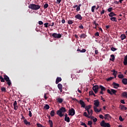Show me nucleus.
<instances>
[{
  "label": "nucleus",
  "mask_w": 127,
  "mask_h": 127,
  "mask_svg": "<svg viewBox=\"0 0 127 127\" xmlns=\"http://www.w3.org/2000/svg\"><path fill=\"white\" fill-rule=\"evenodd\" d=\"M63 113H66V108L64 107H62L58 110L57 115H58L60 118H62V117H64V114Z\"/></svg>",
  "instance_id": "1"
},
{
  "label": "nucleus",
  "mask_w": 127,
  "mask_h": 127,
  "mask_svg": "<svg viewBox=\"0 0 127 127\" xmlns=\"http://www.w3.org/2000/svg\"><path fill=\"white\" fill-rule=\"evenodd\" d=\"M41 6L39 5H36L35 4H30L28 6V8L30 9H32V10H38L39 8H40Z\"/></svg>",
  "instance_id": "2"
},
{
  "label": "nucleus",
  "mask_w": 127,
  "mask_h": 127,
  "mask_svg": "<svg viewBox=\"0 0 127 127\" xmlns=\"http://www.w3.org/2000/svg\"><path fill=\"white\" fill-rule=\"evenodd\" d=\"M118 91L116 90H115L114 89H107V93L108 94H110V95H111V96H113V95H115V96H117V93Z\"/></svg>",
  "instance_id": "3"
},
{
  "label": "nucleus",
  "mask_w": 127,
  "mask_h": 127,
  "mask_svg": "<svg viewBox=\"0 0 127 127\" xmlns=\"http://www.w3.org/2000/svg\"><path fill=\"white\" fill-rule=\"evenodd\" d=\"M3 77L4 80H5L6 82H7V85L10 86V85H11V81H10V79H9V77L6 75H4L3 76Z\"/></svg>",
  "instance_id": "4"
},
{
  "label": "nucleus",
  "mask_w": 127,
  "mask_h": 127,
  "mask_svg": "<svg viewBox=\"0 0 127 127\" xmlns=\"http://www.w3.org/2000/svg\"><path fill=\"white\" fill-rule=\"evenodd\" d=\"M100 126L101 127H111V125H110V124L106 123V122H105V121L104 120H103L100 123Z\"/></svg>",
  "instance_id": "5"
},
{
  "label": "nucleus",
  "mask_w": 127,
  "mask_h": 127,
  "mask_svg": "<svg viewBox=\"0 0 127 127\" xmlns=\"http://www.w3.org/2000/svg\"><path fill=\"white\" fill-rule=\"evenodd\" d=\"M99 89H100L101 90V91L99 92V94L101 95H104V92H106V87L103 86L102 85H100Z\"/></svg>",
  "instance_id": "6"
},
{
  "label": "nucleus",
  "mask_w": 127,
  "mask_h": 127,
  "mask_svg": "<svg viewBox=\"0 0 127 127\" xmlns=\"http://www.w3.org/2000/svg\"><path fill=\"white\" fill-rule=\"evenodd\" d=\"M92 89L95 94H97V93H98V91L99 89H100V86H99V85H93Z\"/></svg>",
  "instance_id": "7"
},
{
  "label": "nucleus",
  "mask_w": 127,
  "mask_h": 127,
  "mask_svg": "<svg viewBox=\"0 0 127 127\" xmlns=\"http://www.w3.org/2000/svg\"><path fill=\"white\" fill-rule=\"evenodd\" d=\"M52 36H53V37H54V38H61V37H62V35H61V34L54 33L52 34Z\"/></svg>",
  "instance_id": "8"
},
{
  "label": "nucleus",
  "mask_w": 127,
  "mask_h": 127,
  "mask_svg": "<svg viewBox=\"0 0 127 127\" xmlns=\"http://www.w3.org/2000/svg\"><path fill=\"white\" fill-rule=\"evenodd\" d=\"M75 115V110L71 108L68 110V116H74Z\"/></svg>",
  "instance_id": "9"
},
{
  "label": "nucleus",
  "mask_w": 127,
  "mask_h": 127,
  "mask_svg": "<svg viewBox=\"0 0 127 127\" xmlns=\"http://www.w3.org/2000/svg\"><path fill=\"white\" fill-rule=\"evenodd\" d=\"M85 111H87L89 116H90V110H91V108H92V105H88L87 106H85Z\"/></svg>",
  "instance_id": "10"
},
{
  "label": "nucleus",
  "mask_w": 127,
  "mask_h": 127,
  "mask_svg": "<svg viewBox=\"0 0 127 127\" xmlns=\"http://www.w3.org/2000/svg\"><path fill=\"white\" fill-rule=\"evenodd\" d=\"M105 120H108V121H110L112 119V117L110 115V114H105L104 117Z\"/></svg>",
  "instance_id": "11"
},
{
  "label": "nucleus",
  "mask_w": 127,
  "mask_h": 127,
  "mask_svg": "<svg viewBox=\"0 0 127 127\" xmlns=\"http://www.w3.org/2000/svg\"><path fill=\"white\" fill-rule=\"evenodd\" d=\"M75 18L77 19H78V20H82V19H83V17H82V16H81V14H76L75 16Z\"/></svg>",
  "instance_id": "12"
},
{
  "label": "nucleus",
  "mask_w": 127,
  "mask_h": 127,
  "mask_svg": "<svg viewBox=\"0 0 127 127\" xmlns=\"http://www.w3.org/2000/svg\"><path fill=\"white\" fill-rule=\"evenodd\" d=\"M112 85L114 86L113 88H114V89H118L119 87H120V84L116 82H113Z\"/></svg>",
  "instance_id": "13"
},
{
  "label": "nucleus",
  "mask_w": 127,
  "mask_h": 127,
  "mask_svg": "<svg viewBox=\"0 0 127 127\" xmlns=\"http://www.w3.org/2000/svg\"><path fill=\"white\" fill-rule=\"evenodd\" d=\"M79 104L80 105H81V108H85L86 107V104H85V102H84V101H83V100H80L79 101Z\"/></svg>",
  "instance_id": "14"
},
{
  "label": "nucleus",
  "mask_w": 127,
  "mask_h": 127,
  "mask_svg": "<svg viewBox=\"0 0 127 127\" xmlns=\"http://www.w3.org/2000/svg\"><path fill=\"white\" fill-rule=\"evenodd\" d=\"M94 107H99L100 106V102H99L98 100H94Z\"/></svg>",
  "instance_id": "15"
},
{
  "label": "nucleus",
  "mask_w": 127,
  "mask_h": 127,
  "mask_svg": "<svg viewBox=\"0 0 127 127\" xmlns=\"http://www.w3.org/2000/svg\"><path fill=\"white\" fill-rule=\"evenodd\" d=\"M97 108H98V107L93 106L94 112H95V113H100V112L102 111V109L100 108V110H99Z\"/></svg>",
  "instance_id": "16"
},
{
  "label": "nucleus",
  "mask_w": 127,
  "mask_h": 127,
  "mask_svg": "<svg viewBox=\"0 0 127 127\" xmlns=\"http://www.w3.org/2000/svg\"><path fill=\"white\" fill-rule=\"evenodd\" d=\"M13 105L14 110H17V109H18V107L17 106V102H16V101H14Z\"/></svg>",
  "instance_id": "17"
},
{
  "label": "nucleus",
  "mask_w": 127,
  "mask_h": 127,
  "mask_svg": "<svg viewBox=\"0 0 127 127\" xmlns=\"http://www.w3.org/2000/svg\"><path fill=\"white\" fill-rule=\"evenodd\" d=\"M58 89L60 90V92L62 93V89H63V85L61 83H59L58 84Z\"/></svg>",
  "instance_id": "18"
},
{
  "label": "nucleus",
  "mask_w": 127,
  "mask_h": 127,
  "mask_svg": "<svg viewBox=\"0 0 127 127\" xmlns=\"http://www.w3.org/2000/svg\"><path fill=\"white\" fill-rule=\"evenodd\" d=\"M79 37L81 39L83 38V39H85V38L87 37V35H86L85 33H83L79 36Z\"/></svg>",
  "instance_id": "19"
},
{
  "label": "nucleus",
  "mask_w": 127,
  "mask_h": 127,
  "mask_svg": "<svg viewBox=\"0 0 127 127\" xmlns=\"http://www.w3.org/2000/svg\"><path fill=\"white\" fill-rule=\"evenodd\" d=\"M56 100H57V102H58L60 104H62V103L63 102V99H62L60 97L57 98Z\"/></svg>",
  "instance_id": "20"
},
{
  "label": "nucleus",
  "mask_w": 127,
  "mask_h": 127,
  "mask_svg": "<svg viewBox=\"0 0 127 127\" xmlns=\"http://www.w3.org/2000/svg\"><path fill=\"white\" fill-rule=\"evenodd\" d=\"M62 81V78L61 77H57L56 80V84H58L59 82H61Z\"/></svg>",
  "instance_id": "21"
},
{
  "label": "nucleus",
  "mask_w": 127,
  "mask_h": 127,
  "mask_svg": "<svg viewBox=\"0 0 127 127\" xmlns=\"http://www.w3.org/2000/svg\"><path fill=\"white\" fill-rule=\"evenodd\" d=\"M109 16H110V17H113V16H116V15H117V14H116L114 12H111L109 14H108Z\"/></svg>",
  "instance_id": "22"
},
{
  "label": "nucleus",
  "mask_w": 127,
  "mask_h": 127,
  "mask_svg": "<svg viewBox=\"0 0 127 127\" xmlns=\"http://www.w3.org/2000/svg\"><path fill=\"white\" fill-rule=\"evenodd\" d=\"M110 20L112 21H114L115 22H118V20H117V18L115 17H112L111 18H110Z\"/></svg>",
  "instance_id": "23"
},
{
  "label": "nucleus",
  "mask_w": 127,
  "mask_h": 127,
  "mask_svg": "<svg viewBox=\"0 0 127 127\" xmlns=\"http://www.w3.org/2000/svg\"><path fill=\"white\" fill-rule=\"evenodd\" d=\"M122 83L124 85H127V78H123L122 79Z\"/></svg>",
  "instance_id": "24"
},
{
  "label": "nucleus",
  "mask_w": 127,
  "mask_h": 127,
  "mask_svg": "<svg viewBox=\"0 0 127 127\" xmlns=\"http://www.w3.org/2000/svg\"><path fill=\"white\" fill-rule=\"evenodd\" d=\"M122 97H125V98H127V92L124 91L122 94Z\"/></svg>",
  "instance_id": "25"
},
{
  "label": "nucleus",
  "mask_w": 127,
  "mask_h": 127,
  "mask_svg": "<svg viewBox=\"0 0 127 127\" xmlns=\"http://www.w3.org/2000/svg\"><path fill=\"white\" fill-rule=\"evenodd\" d=\"M121 109L124 110L125 111H127V108L124 105H120Z\"/></svg>",
  "instance_id": "26"
},
{
  "label": "nucleus",
  "mask_w": 127,
  "mask_h": 127,
  "mask_svg": "<svg viewBox=\"0 0 127 127\" xmlns=\"http://www.w3.org/2000/svg\"><path fill=\"white\" fill-rule=\"evenodd\" d=\"M23 123L24 124H25V125H26V126H27V125L30 126V122H27V120H26V119L24 120Z\"/></svg>",
  "instance_id": "27"
},
{
  "label": "nucleus",
  "mask_w": 127,
  "mask_h": 127,
  "mask_svg": "<svg viewBox=\"0 0 127 127\" xmlns=\"http://www.w3.org/2000/svg\"><path fill=\"white\" fill-rule=\"evenodd\" d=\"M50 115H51V117H54V116H55V111L52 110L50 113Z\"/></svg>",
  "instance_id": "28"
},
{
  "label": "nucleus",
  "mask_w": 127,
  "mask_h": 127,
  "mask_svg": "<svg viewBox=\"0 0 127 127\" xmlns=\"http://www.w3.org/2000/svg\"><path fill=\"white\" fill-rule=\"evenodd\" d=\"M49 124L50 127H53V122H52V120H49Z\"/></svg>",
  "instance_id": "29"
},
{
  "label": "nucleus",
  "mask_w": 127,
  "mask_h": 127,
  "mask_svg": "<svg viewBox=\"0 0 127 127\" xmlns=\"http://www.w3.org/2000/svg\"><path fill=\"white\" fill-rule=\"evenodd\" d=\"M126 38H127V36H126V35L125 34H122L121 35V40H124V39H126Z\"/></svg>",
  "instance_id": "30"
},
{
  "label": "nucleus",
  "mask_w": 127,
  "mask_h": 127,
  "mask_svg": "<svg viewBox=\"0 0 127 127\" xmlns=\"http://www.w3.org/2000/svg\"><path fill=\"white\" fill-rule=\"evenodd\" d=\"M111 58L110 59V61H115V55H111Z\"/></svg>",
  "instance_id": "31"
},
{
  "label": "nucleus",
  "mask_w": 127,
  "mask_h": 127,
  "mask_svg": "<svg viewBox=\"0 0 127 127\" xmlns=\"http://www.w3.org/2000/svg\"><path fill=\"white\" fill-rule=\"evenodd\" d=\"M64 121L67 123H70V118L69 117L64 118Z\"/></svg>",
  "instance_id": "32"
},
{
  "label": "nucleus",
  "mask_w": 127,
  "mask_h": 127,
  "mask_svg": "<svg viewBox=\"0 0 127 127\" xmlns=\"http://www.w3.org/2000/svg\"><path fill=\"white\" fill-rule=\"evenodd\" d=\"M44 109H46V110H49V109H50V106H49L48 104H46L44 106Z\"/></svg>",
  "instance_id": "33"
},
{
  "label": "nucleus",
  "mask_w": 127,
  "mask_h": 127,
  "mask_svg": "<svg viewBox=\"0 0 127 127\" xmlns=\"http://www.w3.org/2000/svg\"><path fill=\"white\" fill-rule=\"evenodd\" d=\"M0 82H5L4 77L3 78L1 76H0Z\"/></svg>",
  "instance_id": "34"
},
{
  "label": "nucleus",
  "mask_w": 127,
  "mask_h": 127,
  "mask_svg": "<svg viewBox=\"0 0 127 127\" xmlns=\"http://www.w3.org/2000/svg\"><path fill=\"white\" fill-rule=\"evenodd\" d=\"M92 125H93V122H92V121H89L88 122V125L90 126V127H92Z\"/></svg>",
  "instance_id": "35"
},
{
  "label": "nucleus",
  "mask_w": 127,
  "mask_h": 127,
  "mask_svg": "<svg viewBox=\"0 0 127 127\" xmlns=\"http://www.w3.org/2000/svg\"><path fill=\"white\" fill-rule=\"evenodd\" d=\"M95 8H96V5H94L91 7V11H92V12L95 11Z\"/></svg>",
  "instance_id": "36"
},
{
  "label": "nucleus",
  "mask_w": 127,
  "mask_h": 127,
  "mask_svg": "<svg viewBox=\"0 0 127 127\" xmlns=\"http://www.w3.org/2000/svg\"><path fill=\"white\" fill-rule=\"evenodd\" d=\"M118 78H119L120 79H123V78H124V75L119 74L118 75Z\"/></svg>",
  "instance_id": "37"
},
{
  "label": "nucleus",
  "mask_w": 127,
  "mask_h": 127,
  "mask_svg": "<svg viewBox=\"0 0 127 127\" xmlns=\"http://www.w3.org/2000/svg\"><path fill=\"white\" fill-rule=\"evenodd\" d=\"M48 6H49V5L47 3H46L44 5V7L45 9L46 8H47V7H48Z\"/></svg>",
  "instance_id": "38"
},
{
  "label": "nucleus",
  "mask_w": 127,
  "mask_h": 127,
  "mask_svg": "<svg viewBox=\"0 0 127 127\" xmlns=\"http://www.w3.org/2000/svg\"><path fill=\"white\" fill-rule=\"evenodd\" d=\"M89 96H93V95L94 94V92L91 90L89 91Z\"/></svg>",
  "instance_id": "39"
},
{
  "label": "nucleus",
  "mask_w": 127,
  "mask_h": 127,
  "mask_svg": "<svg viewBox=\"0 0 127 127\" xmlns=\"http://www.w3.org/2000/svg\"><path fill=\"white\" fill-rule=\"evenodd\" d=\"M80 6H81V5L79 4V5L77 6V7H76L77 8H76V10L77 11H79V10H80Z\"/></svg>",
  "instance_id": "40"
},
{
  "label": "nucleus",
  "mask_w": 127,
  "mask_h": 127,
  "mask_svg": "<svg viewBox=\"0 0 127 127\" xmlns=\"http://www.w3.org/2000/svg\"><path fill=\"white\" fill-rule=\"evenodd\" d=\"M67 23L68 24H73V21L69 20L67 21Z\"/></svg>",
  "instance_id": "41"
},
{
  "label": "nucleus",
  "mask_w": 127,
  "mask_h": 127,
  "mask_svg": "<svg viewBox=\"0 0 127 127\" xmlns=\"http://www.w3.org/2000/svg\"><path fill=\"white\" fill-rule=\"evenodd\" d=\"M117 74H118V71H117L113 72V75H114V76H115V78H116L117 77Z\"/></svg>",
  "instance_id": "42"
},
{
  "label": "nucleus",
  "mask_w": 127,
  "mask_h": 127,
  "mask_svg": "<svg viewBox=\"0 0 127 127\" xmlns=\"http://www.w3.org/2000/svg\"><path fill=\"white\" fill-rule=\"evenodd\" d=\"M111 50L112 51H116V50H117L118 49H117L116 48L112 47L111 48Z\"/></svg>",
  "instance_id": "43"
},
{
  "label": "nucleus",
  "mask_w": 127,
  "mask_h": 127,
  "mask_svg": "<svg viewBox=\"0 0 127 127\" xmlns=\"http://www.w3.org/2000/svg\"><path fill=\"white\" fill-rule=\"evenodd\" d=\"M107 10L109 12H111L112 10H113V7L109 8Z\"/></svg>",
  "instance_id": "44"
},
{
  "label": "nucleus",
  "mask_w": 127,
  "mask_h": 127,
  "mask_svg": "<svg viewBox=\"0 0 127 127\" xmlns=\"http://www.w3.org/2000/svg\"><path fill=\"white\" fill-rule=\"evenodd\" d=\"M119 120L120 122H124V120L123 119V117H122L121 116L119 117Z\"/></svg>",
  "instance_id": "45"
},
{
  "label": "nucleus",
  "mask_w": 127,
  "mask_h": 127,
  "mask_svg": "<svg viewBox=\"0 0 127 127\" xmlns=\"http://www.w3.org/2000/svg\"><path fill=\"white\" fill-rule=\"evenodd\" d=\"M46 95H48V93H45V94H44V99H45V100H47V99H48V98L47 97V96H46Z\"/></svg>",
  "instance_id": "46"
},
{
  "label": "nucleus",
  "mask_w": 127,
  "mask_h": 127,
  "mask_svg": "<svg viewBox=\"0 0 127 127\" xmlns=\"http://www.w3.org/2000/svg\"><path fill=\"white\" fill-rule=\"evenodd\" d=\"M83 116L84 117H86V118H88V117H89V116H88V114H87V112H84Z\"/></svg>",
  "instance_id": "47"
},
{
  "label": "nucleus",
  "mask_w": 127,
  "mask_h": 127,
  "mask_svg": "<svg viewBox=\"0 0 127 127\" xmlns=\"http://www.w3.org/2000/svg\"><path fill=\"white\" fill-rule=\"evenodd\" d=\"M48 24H49L48 23H45L44 24V25L45 27L47 28V27H48V26H48Z\"/></svg>",
  "instance_id": "48"
},
{
  "label": "nucleus",
  "mask_w": 127,
  "mask_h": 127,
  "mask_svg": "<svg viewBox=\"0 0 127 127\" xmlns=\"http://www.w3.org/2000/svg\"><path fill=\"white\" fill-rule=\"evenodd\" d=\"M123 63H124L125 66H127V61L126 60H124V61Z\"/></svg>",
  "instance_id": "49"
},
{
  "label": "nucleus",
  "mask_w": 127,
  "mask_h": 127,
  "mask_svg": "<svg viewBox=\"0 0 127 127\" xmlns=\"http://www.w3.org/2000/svg\"><path fill=\"white\" fill-rule=\"evenodd\" d=\"M113 79H114V77H110L109 78H108L107 80V81H111V80H113Z\"/></svg>",
  "instance_id": "50"
},
{
  "label": "nucleus",
  "mask_w": 127,
  "mask_h": 127,
  "mask_svg": "<svg viewBox=\"0 0 127 127\" xmlns=\"http://www.w3.org/2000/svg\"><path fill=\"white\" fill-rule=\"evenodd\" d=\"M29 116L30 117V118H31V117H32V113L30 111H29Z\"/></svg>",
  "instance_id": "51"
},
{
  "label": "nucleus",
  "mask_w": 127,
  "mask_h": 127,
  "mask_svg": "<svg viewBox=\"0 0 127 127\" xmlns=\"http://www.w3.org/2000/svg\"><path fill=\"white\" fill-rule=\"evenodd\" d=\"M79 28H80L81 29H84V26L83 25L80 24V25L79 26Z\"/></svg>",
  "instance_id": "52"
},
{
  "label": "nucleus",
  "mask_w": 127,
  "mask_h": 127,
  "mask_svg": "<svg viewBox=\"0 0 127 127\" xmlns=\"http://www.w3.org/2000/svg\"><path fill=\"white\" fill-rule=\"evenodd\" d=\"M38 23L40 25H43V22H42V21H39Z\"/></svg>",
  "instance_id": "53"
},
{
  "label": "nucleus",
  "mask_w": 127,
  "mask_h": 127,
  "mask_svg": "<svg viewBox=\"0 0 127 127\" xmlns=\"http://www.w3.org/2000/svg\"><path fill=\"white\" fill-rule=\"evenodd\" d=\"M1 91L2 92H5V91H6L5 88H4V87L1 88Z\"/></svg>",
  "instance_id": "54"
},
{
  "label": "nucleus",
  "mask_w": 127,
  "mask_h": 127,
  "mask_svg": "<svg viewBox=\"0 0 127 127\" xmlns=\"http://www.w3.org/2000/svg\"><path fill=\"white\" fill-rule=\"evenodd\" d=\"M86 49H83L82 50H81V53H85V52H86Z\"/></svg>",
  "instance_id": "55"
},
{
  "label": "nucleus",
  "mask_w": 127,
  "mask_h": 127,
  "mask_svg": "<svg viewBox=\"0 0 127 127\" xmlns=\"http://www.w3.org/2000/svg\"><path fill=\"white\" fill-rule=\"evenodd\" d=\"M95 36H100V34L98 32H97L96 33H95Z\"/></svg>",
  "instance_id": "56"
},
{
  "label": "nucleus",
  "mask_w": 127,
  "mask_h": 127,
  "mask_svg": "<svg viewBox=\"0 0 127 127\" xmlns=\"http://www.w3.org/2000/svg\"><path fill=\"white\" fill-rule=\"evenodd\" d=\"M99 118L100 119H102V120H104V116H103V115H99Z\"/></svg>",
  "instance_id": "57"
},
{
  "label": "nucleus",
  "mask_w": 127,
  "mask_h": 127,
  "mask_svg": "<svg viewBox=\"0 0 127 127\" xmlns=\"http://www.w3.org/2000/svg\"><path fill=\"white\" fill-rule=\"evenodd\" d=\"M37 126L38 127H42V126H43L42 125H41L39 123H37Z\"/></svg>",
  "instance_id": "58"
},
{
  "label": "nucleus",
  "mask_w": 127,
  "mask_h": 127,
  "mask_svg": "<svg viewBox=\"0 0 127 127\" xmlns=\"http://www.w3.org/2000/svg\"><path fill=\"white\" fill-rule=\"evenodd\" d=\"M100 13L101 14V15H103V14H104V13H105V10L103 9L102 10L101 12Z\"/></svg>",
  "instance_id": "59"
},
{
  "label": "nucleus",
  "mask_w": 127,
  "mask_h": 127,
  "mask_svg": "<svg viewBox=\"0 0 127 127\" xmlns=\"http://www.w3.org/2000/svg\"><path fill=\"white\" fill-rule=\"evenodd\" d=\"M89 113H90V116H92L93 115V111L92 110H91L89 111Z\"/></svg>",
  "instance_id": "60"
},
{
  "label": "nucleus",
  "mask_w": 127,
  "mask_h": 127,
  "mask_svg": "<svg viewBox=\"0 0 127 127\" xmlns=\"http://www.w3.org/2000/svg\"><path fill=\"white\" fill-rule=\"evenodd\" d=\"M121 103L122 104H126V102H125V100H121Z\"/></svg>",
  "instance_id": "61"
},
{
  "label": "nucleus",
  "mask_w": 127,
  "mask_h": 127,
  "mask_svg": "<svg viewBox=\"0 0 127 127\" xmlns=\"http://www.w3.org/2000/svg\"><path fill=\"white\" fill-rule=\"evenodd\" d=\"M98 121V119H97V118H95L93 119V122L94 123H96V122H97Z\"/></svg>",
  "instance_id": "62"
},
{
  "label": "nucleus",
  "mask_w": 127,
  "mask_h": 127,
  "mask_svg": "<svg viewBox=\"0 0 127 127\" xmlns=\"http://www.w3.org/2000/svg\"><path fill=\"white\" fill-rule=\"evenodd\" d=\"M114 3H115V4H119L120 3V2L119 1H115Z\"/></svg>",
  "instance_id": "63"
},
{
  "label": "nucleus",
  "mask_w": 127,
  "mask_h": 127,
  "mask_svg": "<svg viewBox=\"0 0 127 127\" xmlns=\"http://www.w3.org/2000/svg\"><path fill=\"white\" fill-rule=\"evenodd\" d=\"M57 3L59 4L60 2H61V0H57Z\"/></svg>",
  "instance_id": "64"
}]
</instances>
